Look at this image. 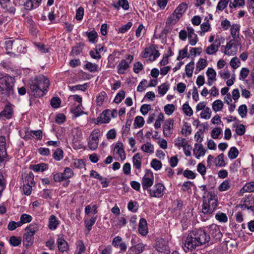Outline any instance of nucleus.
I'll return each mask as SVG.
<instances>
[{"label":"nucleus","mask_w":254,"mask_h":254,"mask_svg":"<svg viewBox=\"0 0 254 254\" xmlns=\"http://www.w3.org/2000/svg\"><path fill=\"white\" fill-rule=\"evenodd\" d=\"M133 59L131 55H128L126 60H122L118 65V72L119 74H124L129 67V65Z\"/></svg>","instance_id":"9"},{"label":"nucleus","mask_w":254,"mask_h":254,"mask_svg":"<svg viewBox=\"0 0 254 254\" xmlns=\"http://www.w3.org/2000/svg\"><path fill=\"white\" fill-rule=\"evenodd\" d=\"M115 149H117V153L119 155L122 160L126 159V154L123 148V144L122 142L117 143L115 146Z\"/></svg>","instance_id":"25"},{"label":"nucleus","mask_w":254,"mask_h":254,"mask_svg":"<svg viewBox=\"0 0 254 254\" xmlns=\"http://www.w3.org/2000/svg\"><path fill=\"white\" fill-rule=\"evenodd\" d=\"M5 138L0 136V166H4L9 161V157L6 149Z\"/></svg>","instance_id":"3"},{"label":"nucleus","mask_w":254,"mask_h":254,"mask_svg":"<svg viewBox=\"0 0 254 254\" xmlns=\"http://www.w3.org/2000/svg\"><path fill=\"white\" fill-rule=\"evenodd\" d=\"M211 111L209 107H206L201 113V118L204 119H209L211 117Z\"/></svg>","instance_id":"52"},{"label":"nucleus","mask_w":254,"mask_h":254,"mask_svg":"<svg viewBox=\"0 0 254 254\" xmlns=\"http://www.w3.org/2000/svg\"><path fill=\"white\" fill-rule=\"evenodd\" d=\"M240 29L239 24H234L231 26V35L233 38L232 40H240Z\"/></svg>","instance_id":"21"},{"label":"nucleus","mask_w":254,"mask_h":254,"mask_svg":"<svg viewBox=\"0 0 254 254\" xmlns=\"http://www.w3.org/2000/svg\"><path fill=\"white\" fill-rule=\"evenodd\" d=\"M174 121L172 119L166 120L163 126V134L166 137H169L172 133Z\"/></svg>","instance_id":"15"},{"label":"nucleus","mask_w":254,"mask_h":254,"mask_svg":"<svg viewBox=\"0 0 254 254\" xmlns=\"http://www.w3.org/2000/svg\"><path fill=\"white\" fill-rule=\"evenodd\" d=\"M58 247L61 252H66L68 250V245L66 241L62 237H59L57 240Z\"/></svg>","instance_id":"22"},{"label":"nucleus","mask_w":254,"mask_h":254,"mask_svg":"<svg viewBox=\"0 0 254 254\" xmlns=\"http://www.w3.org/2000/svg\"><path fill=\"white\" fill-rule=\"evenodd\" d=\"M59 224V221L55 215H53L50 217L49 220V228L50 229L55 230Z\"/></svg>","instance_id":"27"},{"label":"nucleus","mask_w":254,"mask_h":254,"mask_svg":"<svg viewBox=\"0 0 254 254\" xmlns=\"http://www.w3.org/2000/svg\"><path fill=\"white\" fill-rule=\"evenodd\" d=\"M114 7L119 9V6H121L124 10H127L129 8V3L127 0H118L117 4L114 5Z\"/></svg>","instance_id":"33"},{"label":"nucleus","mask_w":254,"mask_h":254,"mask_svg":"<svg viewBox=\"0 0 254 254\" xmlns=\"http://www.w3.org/2000/svg\"><path fill=\"white\" fill-rule=\"evenodd\" d=\"M77 254H81L85 251V247L82 241L79 240L76 243Z\"/></svg>","instance_id":"46"},{"label":"nucleus","mask_w":254,"mask_h":254,"mask_svg":"<svg viewBox=\"0 0 254 254\" xmlns=\"http://www.w3.org/2000/svg\"><path fill=\"white\" fill-rule=\"evenodd\" d=\"M254 191V182L247 183L241 190L240 192L242 194L246 192H253Z\"/></svg>","instance_id":"29"},{"label":"nucleus","mask_w":254,"mask_h":254,"mask_svg":"<svg viewBox=\"0 0 254 254\" xmlns=\"http://www.w3.org/2000/svg\"><path fill=\"white\" fill-rule=\"evenodd\" d=\"M221 133L222 129L219 127H216L211 131V136L214 139H217Z\"/></svg>","instance_id":"60"},{"label":"nucleus","mask_w":254,"mask_h":254,"mask_svg":"<svg viewBox=\"0 0 254 254\" xmlns=\"http://www.w3.org/2000/svg\"><path fill=\"white\" fill-rule=\"evenodd\" d=\"M183 110L185 114L188 116H191L193 114L192 110L188 103L183 105Z\"/></svg>","instance_id":"62"},{"label":"nucleus","mask_w":254,"mask_h":254,"mask_svg":"<svg viewBox=\"0 0 254 254\" xmlns=\"http://www.w3.org/2000/svg\"><path fill=\"white\" fill-rule=\"evenodd\" d=\"M31 168L33 171L36 172L39 171H44L46 169V165L44 163H40L39 164L33 165Z\"/></svg>","instance_id":"59"},{"label":"nucleus","mask_w":254,"mask_h":254,"mask_svg":"<svg viewBox=\"0 0 254 254\" xmlns=\"http://www.w3.org/2000/svg\"><path fill=\"white\" fill-rule=\"evenodd\" d=\"M205 150L203 148V146L201 144H195V147L193 149V153L195 157L198 158L199 157L204 155Z\"/></svg>","instance_id":"23"},{"label":"nucleus","mask_w":254,"mask_h":254,"mask_svg":"<svg viewBox=\"0 0 254 254\" xmlns=\"http://www.w3.org/2000/svg\"><path fill=\"white\" fill-rule=\"evenodd\" d=\"M110 121V118L109 116V111H104L101 115L99 122L102 124L108 123Z\"/></svg>","instance_id":"37"},{"label":"nucleus","mask_w":254,"mask_h":254,"mask_svg":"<svg viewBox=\"0 0 254 254\" xmlns=\"http://www.w3.org/2000/svg\"><path fill=\"white\" fill-rule=\"evenodd\" d=\"M180 18H177L176 14L174 12L168 18L166 24L169 25L175 24Z\"/></svg>","instance_id":"51"},{"label":"nucleus","mask_w":254,"mask_h":254,"mask_svg":"<svg viewBox=\"0 0 254 254\" xmlns=\"http://www.w3.org/2000/svg\"><path fill=\"white\" fill-rule=\"evenodd\" d=\"M131 251H133L135 254H140L144 250V245L142 243H139L130 247Z\"/></svg>","instance_id":"34"},{"label":"nucleus","mask_w":254,"mask_h":254,"mask_svg":"<svg viewBox=\"0 0 254 254\" xmlns=\"http://www.w3.org/2000/svg\"><path fill=\"white\" fill-rule=\"evenodd\" d=\"M215 218L222 223H226L228 221V217L226 214L221 212H218L216 214Z\"/></svg>","instance_id":"44"},{"label":"nucleus","mask_w":254,"mask_h":254,"mask_svg":"<svg viewBox=\"0 0 254 254\" xmlns=\"http://www.w3.org/2000/svg\"><path fill=\"white\" fill-rule=\"evenodd\" d=\"M125 92L124 91L122 90L117 93L116 96L114 99V102L117 104L121 102V101L125 98Z\"/></svg>","instance_id":"56"},{"label":"nucleus","mask_w":254,"mask_h":254,"mask_svg":"<svg viewBox=\"0 0 254 254\" xmlns=\"http://www.w3.org/2000/svg\"><path fill=\"white\" fill-rule=\"evenodd\" d=\"M218 205L216 200H212L211 203L207 201L206 197L203 196L202 212L205 214L210 215L213 213Z\"/></svg>","instance_id":"4"},{"label":"nucleus","mask_w":254,"mask_h":254,"mask_svg":"<svg viewBox=\"0 0 254 254\" xmlns=\"http://www.w3.org/2000/svg\"><path fill=\"white\" fill-rule=\"evenodd\" d=\"M134 166L137 169H140L141 167V158L139 153L135 154L132 158Z\"/></svg>","instance_id":"32"},{"label":"nucleus","mask_w":254,"mask_h":254,"mask_svg":"<svg viewBox=\"0 0 254 254\" xmlns=\"http://www.w3.org/2000/svg\"><path fill=\"white\" fill-rule=\"evenodd\" d=\"M151 166L155 170H160L162 167L161 161L154 159L151 162Z\"/></svg>","instance_id":"55"},{"label":"nucleus","mask_w":254,"mask_h":254,"mask_svg":"<svg viewBox=\"0 0 254 254\" xmlns=\"http://www.w3.org/2000/svg\"><path fill=\"white\" fill-rule=\"evenodd\" d=\"M141 149L144 152L151 154L154 151V146L150 142H147L141 146Z\"/></svg>","instance_id":"35"},{"label":"nucleus","mask_w":254,"mask_h":254,"mask_svg":"<svg viewBox=\"0 0 254 254\" xmlns=\"http://www.w3.org/2000/svg\"><path fill=\"white\" fill-rule=\"evenodd\" d=\"M188 46L187 45L182 50L179 51V56L177 58L178 61H180L185 57H189L188 56Z\"/></svg>","instance_id":"48"},{"label":"nucleus","mask_w":254,"mask_h":254,"mask_svg":"<svg viewBox=\"0 0 254 254\" xmlns=\"http://www.w3.org/2000/svg\"><path fill=\"white\" fill-rule=\"evenodd\" d=\"M243 203L242 204L241 208H247L254 212V195L251 194L243 198Z\"/></svg>","instance_id":"11"},{"label":"nucleus","mask_w":254,"mask_h":254,"mask_svg":"<svg viewBox=\"0 0 254 254\" xmlns=\"http://www.w3.org/2000/svg\"><path fill=\"white\" fill-rule=\"evenodd\" d=\"M61 100L59 97H54L51 100V105L54 108H58L60 106Z\"/></svg>","instance_id":"64"},{"label":"nucleus","mask_w":254,"mask_h":254,"mask_svg":"<svg viewBox=\"0 0 254 254\" xmlns=\"http://www.w3.org/2000/svg\"><path fill=\"white\" fill-rule=\"evenodd\" d=\"M13 115V109L11 105H6L4 109L0 113V118L4 117L7 119H10Z\"/></svg>","instance_id":"20"},{"label":"nucleus","mask_w":254,"mask_h":254,"mask_svg":"<svg viewBox=\"0 0 254 254\" xmlns=\"http://www.w3.org/2000/svg\"><path fill=\"white\" fill-rule=\"evenodd\" d=\"M23 183L24 185H34L35 183L34 181V175L32 173L30 172L26 175Z\"/></svg>","instance_id":"40"},{"label":"nucleus","mask_w":254,"mask_h":254,"mask_svg":"<svg viewBox=\"0 0 254 254\" xmlns=\"http://www.w3.org/2000/svg\"><path fill=\"white\" fill-rule=\"evenodd\" d=\"M168 89L169 86L168 85L165 83L162 84L158 87V93L161 95H164L166 94Z\"/></svg>","instance_id":"63"},{"label":"nucleus","mask_w":254,"mask_h":254,"mask_svg":"<svg viewBox=\"0 0 254 254\" xmlns=\"http://www.w3.org/2000/svg\"><path fill=\"white\" fill-rule=\"evenodd\" d=\"M225 165L224 155L223 153H221L216 158L215 165L219 167H223L225 166Z\"/></svg>","instance_id":"42"},{"label":"nucleus","mask_w":254,"mask_h":254,"mask_svg":"<svg viewBox=\"0 0 254 254\" xmlns=\"http://www.w3.org/2000/svg\"><path fill=\"white\" fill-rule=\"evenodd\" d=\"M34 240V236L25 233L23 236V245L26 247H29L33 244Z\"/></svg>","instance_id":"31"},{"label":"nucleus","mask_w":254,"mask_h":254,"mask_svg":"<svg viewBox=\"0 0 254 254\" xmlns=\"http://www.w3.org/2000/svg\"><path fill=\"white\" fill-rule=\"evenodd\" d=\"M239 155V151L235 147H232L230 148L228 152V157L230 159H234L237 157Z\"/></svg>","instance_id":"45"},{"label":"nucleus","mask_w":254,"mask_h":254,"mask_svg":"<svg viewBox=\"0 0 254 254\" xmlns=\"http://www.w3.org/2000/svg\"><path fill=\"white\" fill-rule=\"evenodd\" d=\"M29 86L30 94L31 95L36 98H40L45 94V92H44L43 90L40 89L33 80L30 81Z\"/></svg>","instance_id":"13"},{"label":"nucleus","mask_w":254,"mask_h":254,"mask_svg":"<svg viewBox=\"0 0 254 254\" xmlns=\"http://www.w3.org/2000/svg\"><path fill=\"white\" fill-rule=\"evenodd\" d=\"M207 65V61L204 59H200L197 63L196 68L198 71L204 69Z\"/></svg>","instance_id":"49"},{"label":"nucleus","mask_w":254,"mask_h":254,"mask_svg":"<svg viewBox=\"0 0 254 254\" xmlns=\"http://www.w3.org/2000/svg\"><path fill=\"white\" fill-rule=\"evenodd\" d=\"M132 25V23L131 22H128L126 24L122 25L118 30V32L121 33H124L128 30H129Z\"/></svg>","instance_id":"58"},{"label":"nucleus","mask_w":254,"mask_h":254,"mask_svg":"<svg viewBox=\"0 0 254 254\" xmlns=\"http://www.w3.org/2000/svg\"><path fill=\"white\" fill-rule=\"evenodd\" d=\"M97 219V217H93L90 218L89 220H85V227L87 228L88 231H90L92 226L94 224Z\"/></svg>","instance_id":"50"},{"label":"nucleus","mask_w":254,"mask_h":254,"mask_svg":"<svg viewBox=\"0 0 254 254\" xmlns=\"http://www.w3.org/2000/svg\"><path fill=\"white\" fill-rule=\"evenodd\" d=\"M21 239L15 236H12L9 239V243L14 247L18 246L21 244Z\"/></svg>","instance_id":"57"},{"label":"nucleus","mask_w":254,"mask_h":254,"mask_svg":"<svg viewBox=\"0 0 254 254\" xmlns=\"http://www.w3.org/2000/svg\"><path fill=\"white\" fill-rule=\"evenodd\" d=\"M14 1L16 4L24 5L25 8L27 10L32 9L34 5L36 7H37L40 2H36V0H14Z\"/></svg>","instance_id":"12"},{"label":"nucleus","mask_w":254,"mask_h":254,"mask_svg":"<svg viewBox=\"0 0 254 254\" xmlns=\"http://www.w3.org/2000/svg\"><path fill=\"white\" fill-rule=\"evenodd\" d=\"M208 233L209 236L211 235V237L214 239L215 240L217 241L221 239L222 237L220 228L216 224H213L210 225L208 228Z\"/></svg>","instance_id":"10"},{"label":"nucleus","mask_w":254,"mask_h":254,"mask_svg":"<svg viewBox=\"0 0 254 254\" xmlns=\"http://www.w3.org/2000/svg\"><path fill=\"white\" fill-rule=\"evenodd\" d=\"M3 172L0 170V197L6 185V180L3 176Z\"/></svg>","instance_id":"38"},{"label":"nucleus","mask_w":254,"mask_h":254,"mask_svg":"<svg viewBox=\"0 0 254 254\" xmlns=\"http://www.w3.org/2000/svg\"><path fill=\"white\" fill-rule=\"evenodd\" d=\"M210 236L203 229L193 230L190 233L186 240L185 246L190 250H193L196 247L208 243Z\"/></svg>","instance_id":"1"},{"label":"nucleus","mask_w":254,"mask_h":254,"mask_svg":"<svg viewBox=\"0 0 254 254\" xmlns=\"http://www.w3.org/2000/svg\"><path fill=\"white\" fill-rule=\"evenodd\" d=\"M38 231V225L36 223L31 224L29 226L27 227L25 229L26 233L31 236H34L36 232Z\"/></svg>","instance_id":"26"},{"label":"nucleus","mask_w":254,"mask_h":254,"mask_svg":"<svg viewBox=\"0 0 254 254\" xmlns=\"http://www.w3.org/2000/svg\"><path fill=\"white\" fill-rule=\"evenodd\" d=\"M13 51L18 54L25 52L26 45L24 41L16 39L14 40Z\"/></svg>","instance_id":"16"},{"label":"nucleus","mask_w":254,"mask_h":254,"mask_svg":"<svg viewBox=\"0 0 254 254\" xmlns=\"http://www.w3.org/2000/svg\"><path fill=\"white\" fill-rule=\"evenodd\" d=\"M53 158L57 161H60L63 158V151L61 148H57L53 154Z\"/></svg>","instance_id":"47"},{"label":"nucleus","mask_w":254,"mask_h":254,"mask_svg":"<svg viewBox=\"0 0 254 254\" xmlns=\"http://www.w3.org/2000/svg\"><path fill=\"white\" fill-rule=\"evenodd\" d=\"M165 187L162 184H155L152 189L148 190L150 196L154 197H160L164 194Z\"/></svg>","instance_id":"8"},{"label":"nucleus","mask_w":254,"mask_h":254,"mask_svg":"<svg viewBox=\"0 0 254 254\" xmlns=\"http://www.w3.org/2000/svg\"><path fill=\"white\" fill-rule=\"evenodd\" d=\"M100 131L98 129H94L91 133L88 140V147L91 150H96L98 146Z\"/></svg>","instance_id":"5"},{"label":"nucleus","mask_w":254,"mask_h":254,"mask_svg":"<svg viewBox=\"0 0 254 254\" xmlns=\"http://www.w3.org/2000/svg\"><path fill=\"white\" fill-rule=\"evenodd\" d=\"M188 144V142L185 138L179 137L175 141V145L179 148L181 147H185Z\"/></svg>","instance_id":"39"},{"label":"nucleus","mask_w":254,"mask_h":254,"mask_svg":"<svg viewBox=\"0 0 254 254\" xmlns=\"http://www.w3.org/2000/svg\"><path fill=\"white\" fill-rule=\"evenodd\" d=\"M220 46V42L216 39L213 43L210 46L207 47L205 52L208 55H213L215 54L218 50Z\"/></svg>","instance_id":"19"},{"label":"nucleus","mask_w":254,"mask_h":254,"mask_svg":"<svg viewBox=\"0 0 254 254\" xmlns=\"http://www.w3.org/2000/svg\"><path fill=\"white\" fill-rule=\"evenodd\" d=\"M187 30L189 43L191 46H194L198 41L197 36L195 34L192 28L188 27Z\"/></svg>","instance_id":"18"},{"label":"nucleus","mask_w":254,"mask_h":254,"mask_svg":"<svg viewBox=\"0 0 254 254\" xmlns=\"http://www.w3.org/2000/svg\"><path fill=\"white\" fill-rule=\"evenodd\" d=\"M230 64L232 68L236 69L240 66L241 62L237 57H235L231 59Z\"/></svg>","instance_id":"54"},{"label":"nucleus","mask_w":254,"mask_h":254,"mask_svg":"<svg viewBox=\"0 0 254 254\" xmlns=\"http://www.w3.org/2000/svg\"><path fill=\"white\" fill-rule=\"evenodd\" d=\"M85 34L88 37L89 42L93 43L96 42L98 34L95 30H92L90 32H85Z\"/></svg>","instance_id":"36"},{"label":"nucleus","mask_w":254,"mask_h":254,"mask_svg":"<svg viewBox=\"0 0 254 254\" xmlns=\"http://www.w3.org/2000/svg\"><path fill=\"white\" fill-rule=\"evenodd\" d=\"M37 85L40 89L43 90L44 92H47V88L50 85L49 80L44 75H40L35 77L32 80Z\"/></svg>","instance_id":"7"},{"label":"nucleus","mask_w":254,"mask_h":254,"mask_svg":"<svg viewBox=\"0 0 254 254\" xmlns=\"http://www.w3.org/2000/svg\"><path fill=\"white\" fill-rule=\"evenodd\" d=\"M223 107V103L220 100H215L212 104V109L215 112L221 111Z\"/></svg>","instance_id":"41"},{"label":"nucleus","mask_w":254,"mask_h":254,"mask_svg":"<svg viewBox=\"0 0 254 254\" xmlns=\"http://www.w3.org/2000/svg\"><path fill=\"white\" fill-rule=\"evenodd\" d=\"M206 75L208 79L216 80V72L212 68H208L206 71Z\"/></svg>","instance_id":"53"},{"label":"nucleus","mask_w":254,"mask_h":254,"mask_svg":"<svg viewBox=\"0 0 254 254\" xmlns=\"http://www.w3.org/2000/svg\"><path fill=\"white\" fill-rule=\"evenodd\" d=\"M194 63L191 62L186 66V73L188 77H190L192 76L193 70L194 68Z\"/></svg>","instance_id":"43"},{"label":"nucleus","mask_w":254,"mask_h":254,"mask_svg":"<svg viewBox=\"0 0 254 254\" xmlns=\"http://www.w3.org/2000/svg\"><path fill=\"white\" fill-rule=\"evenodd\" d=\"M71 112L74 114V117H79L84 114V112L82 110V104L76 105L74 108L71 109Z\"/></svg>","instance_id":"30"},{"label":"nucleus","mask_w":254,"mask_h":254,"mask_svg":"<svg viewBox=\"0 0 254 254\" xmlns=\"http://www.w3.org/2000/svg\"><path fill=\"white\" fill-rule=\"evenodd\" d=\"M156 249L158 252L163 254H169L170 253L169 248L167 242L162 239L157 242Z\"/></svg>","instance_id":"14"},{"label":"nucleus","mask_w":254,"mask_h":254,"mask_svg":"<svg viewBox=\"0 0 254 254\" xmlns=\"http://www.w3.org/2000/svg\"><path fill=\"white\" fill-rule=\"evenodd\" d=\"M241 46L239 40L231 39L226 45L224 53L229 56L235 55L238 51V46Z\"/></svg>","instance_id":"6"},{"label":"nucleus","mask_w":254,"mask_h":254,"mask_svg":"<svg viewBox=\"0 0 254 254\" xmlns=\"http://www.w3.org/2000/svg\"><path fill=\"white\" fill-rule=\"evenodd\" d=\"M14 78L7 74L0 77V94L4 95L8 98H14Z\"/></svg>","instance_id":"2"},{"label":"nucleus","mask_w":254,"mask_h":254,"mask_svg":"<svg viewBox=\"0 0 254 254\" xmlns=\"http://www.w3.org/2000/svg\"><path fill=\"white\" fill-rule=\"evenodd\" d=\"M138 232L143 236H146L148 232L147 221L144 218H141L140 219L138 226Z\"/></svg>","instance_id":"17"},{"label":"nucleus","mask_w":254,"mask_h":254,"mask_svg":"<svg viewBox=\"0 0 254 254\" xmlns=\"http://www.w3.org/2000/svg\"><path fill=\"white\" fill-rule=\"evenodd\" d=\"M187 8L188 5L186 3L182 2L180 4L174 11L175 13L177 15V18H181Z\"/></svg>","instance_id":"24"},{"label":"nucleus","mask_w":254,"mask_h":254,"mask_svg":"<svg viewBox=\"0 0 254 254\" xmlns=\"http://www.w3.org/2000/svg\"><path fill=\"white\" fill-rule=\"evenodd\" d=\"M138 206V205L136 202L130 201L128 203L127 208L129 210L135 212L137 210Z\"/></svg>","instance_id":"61"},{"label":"nucleus","mask_w":254,"mask_h":254,"mask_svg":"<svg viewBox=\"0 0 254 254\" xmlns=\"http://www.w3.org/2000/svg\"><path fill=\"white\" fill-rule=\"evenodd\" d=\"M142 188L144 190H147L151 187L153 184V180L144 176L141 182Z\"/></svg>","instance_id":"28"}]
</instances>
